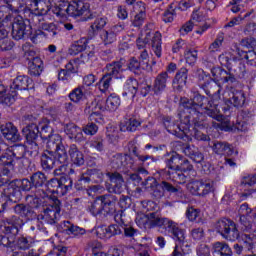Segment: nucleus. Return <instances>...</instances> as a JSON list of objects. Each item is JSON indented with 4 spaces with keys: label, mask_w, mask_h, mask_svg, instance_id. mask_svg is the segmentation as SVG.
<instances>
[{
    "label": "nucleus",
    "mask_w": 256,
    "mask_h": 256,
    "mask_svg": "<svg viewBox=\"0 0 256 256\" xmlns=\"http://www.w3.org/2000/svg\"><path fill=\"white\" fill-rule=\"evenodd\" d=\"M212 249L214 253H219L221 256H233V250L225 242L214 243Z\"/></svg>",
    "instance_id": "obj_46"
},
{
    "label": "nucleus",
    "mask_w": 256,
    "mask_h": 256,
    "mask_svg": "<svg viewBox=\"0 0 256 256\" xmlns=\"http://www.w3.org/2000/svg\"><path fill=\"white\" fill-rule=\"evenodd\" d=\"M90 147L96 149L99 153H103L105 151V139L102 136L94 137L90 142Z\"/></svg>",
    "instance_id": "obj_56"
},
{
    "label": "nucleus",
    "mask_w": 256,
    "mask_h": 256,
    "mask_svg": "<svg viewBox=\"0 0 256 256\" xmlns=\"http://www.w3.org/2000/svg\"><path fill=\"white\" fill-rule=\"evenodd\" d=\"M99 111H101V109H99L97 100H93L91 103L86 104L85 113H88L89 121H91V123H101L103 116Z\"/></svg>",
    "instance_id": "obj_30"
},
{
    "label": "nucleus",
    "mask_w": 256,
    "mask_h": 256,
    "mask_svg": "<svg viewBox=\"0 0 256 256\" xmlns=\"http://www.w3.org/2000/svg\"><path fill=\"white\" fill-rule=\"evenodd\" d=\"M106 136L110 143H117L119 141V130L115 126L107 127Z\"/></svg>",
    "instance_id": "obj_61"
},
{
    "label": "nucleus",
    "mask_w": 256,
    "mask_h": 256,
    "mask_svg": "<svg viewBox=\"0 0 256 256\" xmlns=\"http://www.w3.org/2000/svg\"><path fill=\"white\" fill-rule=\"evenodd\" d=\"M169 80V73L167 71L161 72L156 76L152 85L154 95H161L167 89V81Z\"/></svg>",
    "instance_id": "obj_28"
},
{
    "label": "nucleus",
    "mask_w": 256,
    "mask_h": 256,
    "mask_svg": "<svg viewBox=\"0 0 256 256\" xmlns=\"http://www.w3.org/2000/svg\"><path fill=\"white\" fill-rule=\"evenodd\" d=\"M237 87L239 86L227 84V89L230 91V98L226 100V105L230 104L232 107L239 109L245 105V92L237 89Z\"/></svg>",
    "instance_id": "obj_20"
},
{
    "label": "nucleus",
    "mask_w": 256,
    "mask_h": 256,
    "mask_svg": "<svg viewBox=\"0 0 256 256\" xmlns=\"http://www.w3.org/2000/svg\"><path fill=\"white\" fill-rule=\"evenodd\" d=\"M46 151H52V153L56 154L58 163H67V150H65V145H63V139L61 138V135L54 134L48 138Z\"/></svg>",
    "instance_id": "obj_12"
},
{
    "label": "nucleus",
    "mask_w": 256,
    "mask_h": 256,
    "mask_svg": "<svg viewBox=\"0 0 256 256\" xmlns=\"http://www.w3.org/2000/svg\"><path fill=\"white\" fill-rule=\"evenodd\" d=\"M39 135L41 139H44V140L50 139L51 137H53V135H55L53 134V127H51V125L49 124L42 125L41 131H39Z\"/></svg>",
    "instance_id": "obj_63"
},
{
    "label": "nucleus",
    "mask_w": 256,
    "mask_h": 256,
    "mask_svg": "<svg viewBox=\"0 0 256 256\" xmlns=\"http://www.w3.org/2000/svg\"><path fill=\"white\" fill-rule=\"evenodd\" d=\"M128 151L137 157L142 163H145V161H149V159H151V156L149 155H139V149L137 148V145H135L134 141L128 143Z\"/></svg>",
    "instance_id": "obj_53"
},
{
    "label": "nucleus",
    "mask_w": 256,
    "mask_h": 256,
    "mask_svg": "<svg viewBox=\"0 0 256 256\" xmlns=\"http://www.w3.org/2000/svg\"><path fill=\"white\" fill-rule=\"evenodd\" d=\"M10 89L12 91H29V89H33V80L28 76H18L14 79Z\"/></svg>",
    "instance_id": "obj_29"
},
{
    "label": "nucleus",
    "mask_w": 256,
    "mask_h": 256,
    "mask_svg": "<svg viewBox=\"0 0 256 256\" xmlns=\"http://www.w3.org/2000/svg\"><path fill=\"white\" fill-rule=\"evenodd\" d=\"M114 221H116L118 224H112L108 227H97L96 233L100 239H103V237H106V239H111V237H115V235H121L123 232L124 237H130L133 239V237L139 233V230L133 228V226L125 224L124 214L114 215Z\"/></svg>",
    "instance_id": "obj_4"
},
{
    "label": "nucleus",
    "mask_w": 256,
    "mask_h": 256,
    "mask_svg": "<svg viewBox=\"0 0 256 256\" xmlns=\"http://www.w3.org/2000/svg\"><path fill=\"white\" fill-rule=\"evenodd\" d=\"M185 61L188 65H195L197 63V50L188 49L184 53Z\"/></svg>",
    "instance_id": "obj_64"
},
{
    "label": "nucleus",
    "mask_w": 256,
    "mask_h": 256,
    "mask_svg": "<svg viewBox=\"0 0 256 256\" xmlns=\"http://www.w3.org/2000/svg\"><path fill=\"white\" fill-rule=\"evenodd\" d=\"M33 181L24 178L22 180H13L12 182L9 183L8 186V195L10 197H21V191H19V188L22 191H31L33 189Z\"/></svg>",
    "instance_id": "obj_18"
},
{
    "label": "nucleus",
    "mask_w": 256,
    "mask_h": 256,
    "mask_svg": "<svg viewBox=\"0 0 256 256\" xmlns=\"http://www.w3.org/2000/svg\"><path fill=\"white\" fill-rule=\"evenodd\" d=\"M106 177H108L110 184L106 186L108 191V195H121L123 191H125V179L123 175L119 172H108L106 173Z\"/></svg>",
    "instance_id": "obj_15"
},
{
    "label": "nucleus",
    "mask_w": 256,
    "mask_h": 256,
    "mask_svg": "<svg viewBox=\"0 0 256 256\" xmlns=\"http://www.w3.org/2000/svg\"><path fill=\"white\" fill-rule=\"evenodd\" d=\"M161 32L157 31L153 33L150 29H146L136 40V47L139 51H147V45H151L156 57L161 58Z\"/></svg>",
    "instance_id": "obj_9"
},
{
    "label": "nucleus",
    "mask_w": 256,
    "mask_h": 256,
    "mask_svg": "<svg viewBox=\"0 0 256 256\" xmlns=\"http://www.w3.org/2000/svg\"><path fill=\"white\" fill-rule=\"evenodd\" d=\"M22 135H24L26 141H37L39 139V126L35 123L27 124L22 129Z\"/></svg>",
    "instance_id": "obj_35"
},
{
    "label": "nucleus",
    "mask_w": 256,
    "mask_h": 256,
    "mask_svg": "<svg viewBox=\"0 0 256 256\" xmlns=\"http://www.w3.org/2000/svg\"><path fill=\"white\" fill-rule=\"evenodd\" d=\"M149 220L154 227H164L166 231L170 233L174 241H177L178 243L185 242V230L180 228L177 222L169 218H163L155 212L149 213L147 216L136 218V223L145 225Z\"/></svg>",
    "instance_id": "obj_2"
},
{
    "label": "nucleus",
    "mask_w": 256,
    "mask_h": 256,
    "mask_svg": "<svg viewBox=\"0 0 256 256\" xmlns=\"http://www.w3.org/2000/svg\"><path fill=\"white\" fill-rule=\"evenodd\" d=\"M173 147L176 151H182L187 157H192L199 148L195 147V145H191L188 143H183L182 141L173 142Z\"/></svg>",
    "instance_id": "obj_39"
},
{
    "label": "nucleus",
    "mask_w": 256,
    "mask_h": 256,
    "mask_svg": "<svg viewBox=\"0 0 256 256\" xmlns=\"http://www.w3.org/2000/svg\"><path fill=\"white\" fill-rule=\"evenodd\" d=\"M111 81H113V77L109 76L108 73H106L99 81V89L102 93H105L109 87H111Z\"/></svg>",
    "instance_id": "obj_59"
},
{
    "label": "nucleus",
    "mask_w": 256,
    "mask_h": 256,
    "mask_svg": "<svg viewBox=\"0 0 256 256\" xmlns=\"http://www.w3.org/2000/svg\"><path fill=\"white\" fill-rule=\"evenodd\" d=\"M159 187L164 193L178 195V197L183 195V189L181 187H177L167 180L161 181Z\"/></svg>",
    "instance_id": "obj_44"
},
{
    "label": "nucleus",
    "mask_w": 256,
    "mask_h": 256,
    "mask_svg": "<svg viewBox=\"0 0 256 256\" xmlns=\"http://www.w3.org/2000/svg\"><path fill=\"white\" fill-rule=\"evenodd\" d=\"M75 61H70L66 64L65 69H61L58 72V80L59 81H71L73 75L77 73V68L73 65Z\"/></svg>",
    "instance_id": "obj_37"
},
{
    "label": "nucleus",
    "mask_w": 256,
    "mask_h": 256,
    "mask_svg": "<svg viewBox=\"0 0 256 256\" xmlns=\"http://www.w3.org/2000/svg\"><path fill=\"white\" fill-rule=\"evenodd\" d=\"M2 135L8 141H12L13 143H17V141H21V135L19 134V130L17 127L13 125V123L8 122L0 127Z\"/></svg>",
    "instance_id": "obj_27"
},
{
    "label": "nucleus",
    "mask_w": 256,
    "mask_h": 256,
    "mask_svg": "<svg viewBox=\"0 0 256 256\" xmlns=\"http://www.w3.org/2000/svg\"><path fill=\"white\" fill-rule=\"evenodd\" d=\"M57 161H59L57 154L53 153V151L45 150L40 157L42 171L45 173H51V171L55 169V163H57Z\"/></svg>",
    "instance_id": "obj_22"
},
{
    "label": "nucleus",
    "mask_w": 256,
    "mask_h": 256,
    "mask_svg": "<svg viewBox=\"0 0 256 256\" xmlns=\"http://www.w3.org/2000/svg\"><path fill=\"white\" fill-rule=\"evenodd\" d=\"M35 243V239L31 236H20L17 239V247L25 251V249L31 248V246Z\"/></svg>",
    "instance_id": "obj_55"
},
{
    "label": "nucleus",
    "mask_w": 256,
    "mask_h": 256,
    "mask_svg": "<svg viewBox=\"0 0 256 256\" xmlns=\"http://www.w3.org/2000/svg\"><path fill=\"white\" fill-rule=\"evenodd\" d=\"M88 43L89 42L87 41V38H81L77 41H74L68 50L69 55H79V53L87 49Z\"/></svg>",
    "instance_id": "obj_43"
},
{
    "label": "nucleus",
    "mask_w": 256,
    "mask_h": 256,
    "mask_svg": "<svg viewBox=\"0 0 256 256\" xmlns=\"http://www.w3.org/2000/svg\"><path fill=\"white\" fill-rule=\"evenodd\" d=\"M187 77H189V70L185 67L180 68L173 80V87L175 91H183V87L187 85Z\"/></svg>",
    "instance_id": "obj_32"
},
{
    "label": "nucleus",
    "mask_w": 256,
    "mask_h": 256,
    "mask_svg": "<svg viewBox=\"0 0 256 256\" xmlns=\"http://www.w3.org/2000/svg\"><path fill=\"white\" fill-rule=\"evenodd\" d=\"M128 69L135 73V75H141L147 67H149V52L142 50L139 58L131 57L128 61Z\"/></svg>",
    "instance_id": "obj_14"
},
{
    "label": "nucleus",
    "mask_w": 256,
    "mask_h": 256,
    "mask_svg": "<svg viewBox=\"0 0 256 256\" xmlns=\"http://www.w3.org/2000/svg\"><path fill=\"white\" fill-rule=\"evenodd\" d=\"M64 132L69 137V139L75 140L76 143H83V141H85L82 128L77 126L75 123L65 124Z\"/></svg>",
    "instance_id": "obj_26"
},
{
    "label": "nucleus",
    "mask_w": 256,
    "mask_h": 256,
    "mask_svg": "<svg viewBox=\"0 0 256 256\" xmlns=\"http://www.w3.org/2000/svg\"><path fill=\"white\" fill-rule=\"evenodd\" d=\"M123 65H125V59L123 58H121L118 61H113L112 63L107 64L106 74L111 76L113 79H124L125 76L123 75V73L125 72V69L123 68Z\"/></svg>",
    "instance_id": "obj_24"
},
{
    "label": "nucleus",
    "mask_w": 256,
    "mask_h": 256,
    "mask_svg": "<svg viewBox=\"0 0 256 256\" xmlns=\"http://www.w3.org/2000/svg\"><path fill=\"white\" fill-rule=\"evenodd\" d=\"M64 226L66 228V231H70V233L72 235H75L76 237H78L79 235H85V229L72 225L69 221H64Z\"/></svg>",
    "instance_id": "obj_58"
},
{
    "label": "nucleus",
    "mask_w": 256,
    "mask_h": 256,
    "mask_svg": "<svg viewBox=\"0 0 256 256\" xmlns=\"http://www.w3.org/2000/svg\"><path fill=\"white\" fill-rule=\"evenodd\" d=\"M11 160L9 158V156H5V155H0V171H3L4 175H7V173H9V171H11Z\"/></svg>",
    "instance_id": "obj_60"
},
{
    "label": "nucleus",
    "mask_w": 256,
    "mask_h": 256,
    "mask_svg": "<svg viewBox=\"0 0 256 256\" xmlns=\"http://www.w3.org/2000/svg\"><path fill=\"white\" fill-rule=\"evenodd\" d=\"M105 25H107V18H96L94 23L90 26L89 35H91V37H95V35H97V31H101Z\"/></svg>",
    "instance_id": "obj_49"
},
{
    "label": "nucleus",
    "mask_w": 256,
    "mask_h": 256,
    "mask_svg": "<svg viewBox=\"0 0 256 256\" xmlns=\"http://www.w3.org/2000/svg\"><path fill=\"white\" fill-rule=\"evenodd\" d=\"M188 189L192 195H199L205 197L209 193L215 191V183L209 179L195 180L188 184Z\"/></svg>",
    "instance_id": "obj_13"
},
{
    "label": "nucleus",
    "mask_w": 256,
    "mask_h": 256,
    "mask_svg": "<svg viewBox=\"0 0 256 256\" xmlns=\"http://www.w3.org/2000/svg\"><path fill=\"white\" fill-rule=\"evenodd\" d=\"M183 156L174 153L170 158L165 160L166 167L168 170H162L161 173L166 176V179H170L177 183L178 185H185L187 183V176L184 173L177 172L179 167H181V162L183 161Z\"/></svg>",
    "instance_id": "obj_8"
},
{
    "label": "nucleus",
    "mask_w": 256,
    "mask_h": 256,
    "mask_svg": "<svg viewBox=\"0 0 256 256\" xmlns=\"http://www.w3.org/2000/svg\"><path fill=\"white\" fill-rule=\"evenodd\" d=\"M14 212L17 215H21V217H27V215H35V211H33V207L25 204H16L14 206Z\"/></svg>",
    "instance_id": "obj_51"
},
{
    "label": "nucleus",
    "mask_w": 256,
    "mask_h": 256,
    "mask_svg": "<svg viewBox=\"0 0 256 256\" xmlns=\"http://www.w3.org/2000/svg\"><path fill=\"white\" fill-rule=\"evenodd\" d=\"M61 213V201L56 199L54 201V207L46 208L41 212V215H45L46 219H50V224L54 225L57 215Z\"/></svg>",
    "instance_id": "obj_34"
},
{
    "label": "nucleus",
    "mask_w": 256,
    "mask_h": 256,
    "mask_svg": "<svg viewBox=\"0 0 256 256\" xmlns=\"http://www.w3.org/2000/svg\"><path fill=\"white\" fill-rule=\"evenodd\" d=\"M180 105L185 109L190 115H193L194 127L198 129H205L207 124L199 119L203 117L201 110L204 109L205 115L215 119V121H223V114L217 105L213 104V101H209V98L201 95L199 92H194L190 98L182 97L180 99Z\"/></svg>",
    "instance_id": "obj_1"
},
{
    "label": "nucleus",
    "mask_w": 256,
    "mask_h": 256,
    "mask_svg": "<svg viewBox=\"0 0 256 256\" xmlns=\"http://www.w3.org/2000/svg\"><path fill=\"white\" fill-rule=\"evenodd\" d=\"M60 188L62 191V195H67L71 189H73V179L69 176H61L60 177Z\"/></svg>",
    "instance_id": "obj_52"
},
{
    "label": "nucleus",
    "mask_w": 256,
    "mask_h": 256,
    "mask_svg": "<svg viewBox=\"0 0 256 256\" xmlns=\"http://www.w3.org/2000/svg\"><path fill=\"white\" fill-rule=\"evenodd\" d=\"M68 154L70 161L73 163V165H76V167L85 165V155H83V152H81L79 147H77L75 144H71L69 146Z\"/></svg>",
    "instance_id": "obj_33"
},
{
    "label": "nucleus",
    "mask_w": 256,
    "mask_h": 256,
    "mask_svg": "<svg viewBox=\"0 0 256 256\" xmlns=\"http://www.w3.org/2000/svg\"><path fill=\"white\" fill-rule=\"evenodd\" d=\"M186 123H176L171 121V117L166 116L162 119V123L168 133L171 135H175L178 139H184L185 137H189V116L186 117Z\"/></svg>",
    "instance_id": "obj_11"
},
{
    "label": "nucleus",
    "mask_w": 256,
    "mask_h": 256,
    "mask_svg": "<svg viewBox=\"0 0 256 256\" xmlns=\"http://www.w3.org/2000/svg\"><path fill=\"white\" fill-rule=\"evenodd\" d=\"M124 29H125V26L121 24H117L107 30H102L100 32V39L102 43L105 46L113 45V43L117 41V35H119V33H121V31H123Z\"/></svg>",
    "instance_id": "obj_21"
},
{
    "label": "nucleus",
    "mask_w": 256,
    "mask_h": 256,
    "mask_svg": "<svg viewBox=\"0 0 256 256\" xmlns=\"http://www.w3.org/2000/svg\"><path fill=\"white\" fill-rule=\"evenodd\" d=\"M135 160L129 154H116L112 157L111 165L113 169H124V167H133Z\"/></svg>",
    "instance_id": "obj_25"
},
{
    "label": "nucleus",
    "mask_w": 256,
    "mask_h": 256,
    "mask_svg": "<svg viewBox=\"0 0 256 256\" xmlns=\"http://www.w3.org/2000/svg\"><path fill=\"white\" fill-rule=\"evenodd\" d=\"M7 5L9 9L15 13H21V11H25L27 8L25 6V0H8Z\"/></svg>",
    "instance_id": "obj_54"
},
{
    "label": "nucleus",
    "mask_w": 256,
    "mask_h": 256,
    "mask_svg": "<svg viewBox=\"0 0 256 256\" xmlns=\"http://www.w3.org/2000/svg\"><path fill=\"white\" fill-rule=\"evenodd\" d=\"M25 151V146L21 144L9 147V145L5 143L3 136L0 134V153H2L1 155L10 158L11 171L15 169V159L22 163V167H24V169L29 168L31 165V160L25 157Z\"/></svg>",
    "instance_id": "obj_7"
},
{
    "label": "nucleus",
    "mask_w": 256,
    "mask_h": 256,
    "mask_svg": "<svg viewBox=\"0 0 256 256\" xmlns=\"http://www.w3.org/2000/svg\"><path fill=\"white\" fill-rule=\"evenodd\" d=\"M134 9L137 13L134 17L133 25L134 27H141L146 17L145 3H143L142 1L137 2L134 6Z\"/></svg>",
    "instance_id": "obj_36"
},
{
    "label": "nucleus",
    "mask_w": 256,
    "mask_h": 256,
    "mask_svg": "<svg viewBox=\"0 0 256 256\" xmlns=\"http://www.w3.org/2000/svg\"><path fill=\"white\" fill-rule=\"evenodd\" d=\"M118 198L113 194L97 196L95 200L87 203L86 209L91 215H111L115 211Z\"/></svg>",
    "instance_id": "obj_5"
},
{
    "label": "nucleus",
    "mask_w": 256,
    "mask_h": 256,
    "mask_svg": "<svg viewBox=\"0 0 256 256\" xmlns=\"http://www.w3.org/2000/svg\"><path fill=\"white\" fill-rule=\"evenodd\" d=\"M34 189L43 187L47 183V176L42 171H37L30 176Z\"/></svg>",
    "instance_id": "obj_45"
},
{
    "label": "nucleus",
    "mask_w": 256,
    "mask_h": 256,
    "mask_svg": "<svg viewBox=\"0 0 256 256\" xmlns=\"http://www.w3.org/2000/svg\"><path fill=\"white\" fill-rule=\"evenodd\" d=\"M46 187L50 191V193H55L56 195H62L60 178L50 179L49 181H47Z\"/></svg>",
    "instance_id": "obj_50"
},
{
    "label": "nucleus",
    "mask_w": 256,
    "mask_h": 256,
    "mask_svg": "<svg viewBox=\"0 0 256 256\" xmlns=\"http://www.w3.org/2000/svg\"><path fill=\"white\" fill-rule=\"evenodd\" d=\"M201 89L205 91L209 97H215V95H221V85L217 82L210 80L201 85Z\"/></svg>",
    "instance_id": "obj_40"
},
{
    "label": "nucleus",
    "mask_w": 256,
    "mask_h": 256,
    "mask_svg": "<svg viewBox=\"0 0 256 256\" xmlns=\"http://www.w3.org/2000/svg\"><path fill=\"white\" fill-rule=\"evenodd\" d=\"M70 101L73 103H81L85 99V86H78L73 89L68 95Z\"/></svg>",
    "instance_id": "obj_48"
},
{
    "label": "nucleus",
    "mask_w": 256,
    "mask_h": 256,
    "mask_svg": "<svg viewBox=\"0 0 256 256\" xmlns=\"http://www.w3.org/2000/svg\"><path fill=\"white\" fill-rule=\"evenodd\" d=\"M227 70L222 68H212L211 73L213 77L217 79H221L223 83H227V85H233L234 87H240L241 83L238 79H245V75L247 70L245 65L241 62L233 63L229 62V57H225Z\"/></svg>",
    "instance_id": "obj_3"
},
{
    "label": "nucleus",
    "mask_w": 256,
    "mask_h": 256,
    "mask_svg": "<svg viewBox=\"0 0 256 256\" xmlns=\"http://www.w3.org/2000/svg\"><path fill=\"white\" fill-rule=\"evenodd\" d=\"M82 132L85 133V135H90L93 137V135H97V132L99 131V126L95 124V122H89L87 125H84L82 128Z\"/></svg>",
    "instance_id": "obj_62"
},
{
    "label": "nucleus",
    "mask_w": 256,
    "mask_h": 256,
    "mask_svg": "<svg viewBox=\"0 0 256 256\" xmlns=\"http://www.w3.org/2000/svg\"><path fill=\"white\" fill-rule=\"evenodd\" d=\"M101 111H117L121 105V98L117 94H111L106 100H96Z\"/></svg>",
    "instance_id": "obj_23"
},
{
    "label": "nucleus",
    "mask_w": 256,
    "mask_h": 256,
    "mask_svg": "<svg viewBox=\"0 0 256 256\" xmlns=\"http://www.w3.org/2000/svg\"><path fill=\"white\" fill-rule=\"evenodd\" d=\"M23 225V220L17 216L8 219L7 222H0V246L13 249L15 246V237L19 233V227Z\"/></svg>",
    "instance_id": "obj_6"
},
{
    "label": "nucleus",
    "mask_w": 256,
    "mask_h": 256,
    "mask_svg": "<svg viewBox=\"0 0 256 256\" xmlns=\"http://www.w3.org/2000/svg\"><path fill=\"white\" fill-rule=\"evenodd\" d=\"M212 127L214 129H220V131H231V121L225 120V117H222L221 121L218 122H212Z\"/></svg>",
    "instance_id": "obj_57"
},
{
    "label": "nucleus",
    "mask_w": 256,
    "mask_h": 256,
    "mask_svg": "<svg viewBox=\"0 0 256 256\" xmlns=\"http://www.w3.org/2000/svg\"><path fill=\"white\" fill-rule=\"evenodd\" d=\"M215 229L226 241H237L240 237L237 224L231 219L222 218L218 220L215 224Z\"/></svg>",
    "instance_id": "obj_10"
},
{
    "label": "nucleus",
    "mask_w": 256,
    "mask_h": 256,
    "mask_svg": "<svg viewBox=\"0 0 256 256\" xmlns=\"http://www.w3.org/2000/svg\"><path fill=\"white\" fill-rule=\"evenodd\" d=\"M43 5H45V2H40V4H34L35 12H31L29 15V21L32 23V25H35V27H39L41 29L45 23V15L51 11L50 6H45V8H42Z\"/></svg>",
    "instance_id": "obj_17"
},
{
    "label": "nucleus",
    "mask_w": 256,
    "mask_h": 256,
    "mask_svg": "<svg viewBox=\"0 0 256 256\" xmlns=\"http://www.w3.org/2000/svg\"><path fill=\"white\" fill-rule=\"evenodd\" d=\"M212 149L217 155H226L227 157L233 155V148L227 142L214 141Z\"/></svg>",
    "instance_id": "obj_38"
},
{
    "label": "nucleus",
    "mask_w": 256,
    "mask_h": 256,
    "mask_svg": "<svg viewBox=\"0 0 256 256\" xmlns=\"http://www.w3.org/2000/svg\"><path fill=\"white\" fill-rule=\"evenodd\" d=\"M12 37L15 41L29 39V37H31V27L27 26L23 19L14 21L12 23Z\"/></svg>",
    "instance_id": "obj_19"
},
{
    "label": "nucleus",
    "mask_w": 256,
    "mask_h": 256,
    "mask_svg": "<svg viewBox=\"0 0 256 256\" xmlns=\"http://www.w3.org/2000/svg\"><path fill=\"white\" fill-rule=\"evenodd\" d=\"M43 73V60L39 57H34L29 65V75L31 77H39Z\"/></svg>",
    "instance_id": "obj_42"
},
{
    "label": "nucleus",
    "mask_w": 256,
    "mask_h": 256,
    "mask_svg": "<svg viewBox=\"0 0 256 256\" xmlns=\"http://www.w3.org/2000/svg\"><path fill=\"white\" fill-rule=\"evenodd\" d=\"M240 225H242V231H244V239L248 241H256V227L245 216H240Z\"/></svg>",
    "instance_id": "obj_31"
},
{
    "label": "nucleus",
    "mask_w": 256,
    "mask_h": 256,
    "mask_svg": "<svg viewBox=\"0 0 256 256\" xmlns=\"http://www.w3.org/2000/svg\"><path fill=\"white\" fill-rule=\"evenodd\" d=\"M237 53L241 59H246L247 65L256 67V52L255 50L243 51L237 48Z\"/></svg>",
    "instance_id": "obj_47"
},
{
    "label": "nucleus",
    "mask_w": 256,
    "mask_h": 256,
    "mask_svg": "<svg viewBox=\"0 0 256 256\" xmlns=\"http://www.w3.org/2000/svg\"><path fill=\"white\" fill-rule=\"evenodd\" d=\"M139 127H141V121L137 120V118L126 119L120 123V131L122 132L129 131L133 133L139 129Z\"/></svg>",
    "instance_id": "obj_41"
},
{
    "label": "nucleus",
    "mask_w": 256,
    "mask_h": 256,
    "mask_svg": "<svg viewBox=\"0 0 256 256\" xmlns=\"http://www.w3.org/2000/svg\"><path fill=\"white\" fill-rule=\"evenodd\" d=\"M68 15L69 17H81L85 15L84 19H93V14L89 10V3L83 1H73L68 5Z\"/></svg>",
    "instance_id": "obj_16"
}]
</instances>
